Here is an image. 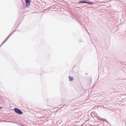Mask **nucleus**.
<instances>
[{
	"mask_svg": "<svg viewBox=\"0 0 126 126\" xmlns=\"http://www.w3.org/2000/svg\"><path fill=\"white\" fill-rule=\"evenodd\" d=\"M87 73H86L85 74V75H87Z\"/></svg>",
	"mask_w": 126,
	"mask_h": 126,
	"instance_id": "21",
	"label": "nucleus"
},
{
	"mask_svg": "<svg viewBox=\"0 0 126 126\" xmlns=\"http://www.w3.org/2000/svg\"><path fill=\"white\" fill-rule=\"evenodd\" d=\"M3 107H0V110L2 109Z\"/></svg>",
	"mask_w": 126,
	"mask_h": 126,
	"instance_id": "17",
	"label": "nucleus"
},
{
	"mask_svg": "<svg viewBox=\"0 0 126 126\" xmlns=\"http://www.w3.org/2000/svg\"><path fill=\"white\" fill-rule=\"evenodd\" d=\"M60 108H61L62 107H60Z\"/></svg>",
	"mask_w": 126,
	"mask_h": 126,
	"instance_id": "22",
	"label": "nucleus"
},
{
	"mask_svg": "<svg viewBox=\"0 0 126 126\" xmlns=\"http://www.w3.org/2000/svg\"><path fill=\"white\" fill-rule=\"evenodd\" d=\"M9 38H8V37H7V38L5 39L6 40V41H7V39H8Z\"/></svg>",
	"mask_w": 126,
	"mask_h": 126,
	"instance_id": "16",
	"label": "nucleus"
},
{
	"mask_svg": "<svg viewBox=\"0 0 126 126\" xmlns=\"http://www.w3.org/2000/svg\"><path fill=\"white\" fill-rule=\"evenodd\" d=\"M6 97L4 96H0V104H4L6 103Z\"/></svg>",
	"mask_w": 126,
	"mask_h": 126,
	"instance_id": "2",
	"label": "nucleus"
},
{
	"mask_svg": "<svg viewBox=\"0 0 126 126\" xmlns=\"http://www.w3.org/2000/svg\"><path fill=\"white\" fill-rule=\"evenodd\" d=\"M6 41V40H5L2 42V43L0 44V47Z\"/></svg>",
	"mask_w": 126,
	"mask_h": 126,
	"instance_id": "7",
	"label": "nucleus"
},
{
	"mask_svg": "<svg viewBox=\"0 0 126 126\" xmlns=\"http://www.w3.org/2000/svg\"><path fill=\"white\" fill-rule=\"evenodd\" d=\"M78 3H87V1L85 0H81L79 1Z\"/></svg>",
	"mask_w": 126,
	"mask_h": 126,
	"instance_id": "4",
	"label": "nucleus"
},
{
	"mask_svg": "<svg viewBox=\"0 0 126 126\" xmlns=\"http://www.w3.org/2000/svg\"><path fill=\"white\" fill-rule=\"evenodd\" d=\"M26 3V6L27 7H28L30 5L31 2V0H25Z\"/></svg>",
	"mask_w": 126,
	"mask_h": 126,
	"instance_id": "3",
	"label": "nucleus"
},
{
	"mask_svg": "<svg viewBox=\"0 0 126 126\" xmlns=\"http://www.w3.org/2000/svg\"><path fill=\"white\" fill-rule=\"evenodd\" d=\"M11 35H10V34L9 36L7 37H8V38H9L10 37V36H11Z\"/></svg>",
	"mask_w": 126,
	"mask_h": 126,
	"instance_id": "15",
	"label": "nucleus"
},
{
	"mask_svg": "<svg viewBox=\"0 0 126 126\" xmlns=\"http://www.w3.org/2000/svg\"><path fill=\"white\" fill-rule=\"evenodd\" d=\"M23 0H22V2L23 3H24V2H23Z\"/></svg>",
	"mask_w": 126,
	"mask_h": 126,
	"instance_id": "19",
	"label": "nucleus"
},
{
	"mask_svg": "<svg viewBox=\"0 0 126 126\" xmlns=\"http://www.w3.org/2000/svg\"><path fill=\"white\" fill-rule=\"evenodd\" d=\"M13 110L16 113L18 114L21 115L23 114V112L17 108H14Z\"/></svg>",
	"mask_w": 126,
	"mask_h": 126,
	"instance_id": "1",
	"label": "nucleus"
},
{
	"mask_svg": "<svg viewBox=\"0 0 126 126\" xmlns=\"http://www.w3.org/2000/svg\"><path fill=\"white\" fill-rule=\"evenodd\" d=\"M16 31V30H14V31H13V32H12L11 33H10V35H11L12 34L14 33V32L15 31Z\"/></svg>",
	"mask_w": 126,
	"mask_h": 126,
	"instance_id": "9",
	"label": "nucleus"
},
{
	"mask_svg": "<svg viewBox=\"0 0 126 126\" xmlns=\"http://www.w3.org/2000/svg\"><path fill=\"white\" fill-rule=\"evenodd\" d=\"M11 35H10V34L9 36L7 37H8V38H9L10 37V36H11Z\"/></svg>",
	"mask_w": 126,
	"mask_h": 126,
	"instance_id": "13",
	"label": "nucleus"
},
{
	"mask_svg": "<svg viewBox=\"0 0 126 126\" xmlns=\"http://www.w3.org/2000/svg\"><path fill=\"white\" fill-rule=\"evenodd\" d=\"M64 105H63V106H64Z\"/></svg>",
	"mask_w": 126,
	"mask_h": 126,
	"instance_id": "24",
	"label": "nucleus"
},
{
	"mask_svg": "<svg viewBox=\"0 0 126 126\" xmlns=\"http://www.w3.org/2000/svg\"><path fill=\"white\" fill-rule=\"evenodd\" d=\"M87 32L88 33V32L87 31Z\"/></svg>",
	"mask_w": 126,
	"mask_h": 126,
	"instance_id": "23",
	"label": "nucleus"
},
{
	"mask_svg": "<svg viewBox=\"0 0 126 126\" xmlns=\"http://www.w3.org/2000/svg\"><path fill=\"white\" fill-rule=\"evenodd\" d=\"M11 35H10V34L9 36L7 37H8V38H9L10 37V36H11Z\"/></svg>",
	"mask_w": 126,
	"mask_h": 126,
	"instance_id": "14",
	"label": "nucleus"
},
{
	"mask_svg": "<svg viewBox=\"0 0 126 126\" xmlns=\"http://www.w3.org/2000/svg\"><path fill=\"white\" fill-rule=\"evenodd\" d=\"M61 105H59V106H61Z\"/></svg>",
	"mask_w": 126,
	"mask_h": 126,
	"instance_id": "20",
	"label": "nucleus"
},
{
	"mask_svg": "<svg viewBox=\"0 0 126 126\" xmlns=\"http://www.w3.org/2000/svg\"><path fill=\"white\" fill-rule=\"evenodd\" d=\"M4 121L0 120V122H3Z\"/></svg>",
	"mask_w": 126,
	"mask_h": 126,
	"instance_id": "18",
	"label": "nucleus"
},
{
	"mask_svg": "<svg viewBox=\"0 0 126 126\" xmlns=\"http://www.w3.org/2000/svg\"><path fill=\"white\" fill-rule=\"evenodd\" d=\"M68 78L69 79V80L70 81L73 80L74 79L73 78V77H71L70 76H69Z\"/></svg>",
	"mask_w": 126,
	"mask_h": 126,
	"instance_id": "5",
	"label": "nucleus"
},
{
	"mask_svg": "<svg viewBox=\"0 0 126 126\" xmlns=\"http://www.w3.org/2000/svg\"><path fill=\"white\" fill-rule=\"evenodd\" d=\"M94 3H95L94 2L89 1H87V3L89 4H90V5H92V4H94Z\"/></svg>",
	"mask_w": 126,
	"mask_h": 126,
	"instance_id": "6",
	"label": "nucleus"
},
{
	"mask_svg": "<svg viewBox=\"0 0 126 126\" xmlns=\"http://www.w3.org/2000/svg\"><path fill=\"white\" fill-rule=\"evenodd\" d=\"M11 35H10V34L9 36L7 37H8V38H9L10 37V36H11Z\"/></svg>",
	"mask_w": 126,
	"mask_h": 126,
	"instance_id": "12",
	"label": "nucleus"
},
{
	"mask_svg": "<svg viewBox=\"0 0 126 126\" xmlns=\"http://www.w3.org/2000/svg\"><path fill=\"white\" fill-rule=\"evenodd\" d=\"M105 122H106L108 124H109L110 125V123L109 122H108V121L106 120V121H105Z\"/></svg>",
	"mask_w": 126,
	"mask_h": 126,
	"instance_id": "10",
	"label": "nucleus"
},
{
	"mask_svg": "<svg viewBox=\"0 0 126 126\" xmlns=\"http://www.w3.org/2000/svg\"><path fill=\"white\" fill-rule=\"evenodd\" d=\"M11 35H10V34L9 36L7 37H8V38H9L10 37V36H11Z\"/></svg>",
	"mask_w": 126,
	"mask_h": 126,
	"instance_id": "11",
	"label": "nucleus"
},
{
	"mask_svg": "<svg viewBox=\"0 0 126 126\" xmlns=\"http://www.w3.org/2000/svg\"><path fill=\"white\" fill-rule=\"evenodd\" d=\"M102 120L103 121H106V120L105 119H104V118H100V120L101 121V120Z\"/></svg>",
	"mask_w": 126,
	"mask_h": 126,
	"instance_id": "8",
	"label": "nucleus"
}]
</instances>
